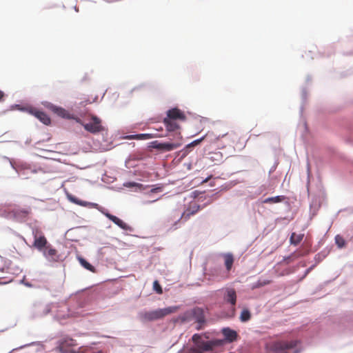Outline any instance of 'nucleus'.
Listing matches in <instances>:
<instances>
[{
  "label": "nucleus",
  "mask_w": 353,
  "mask_h": 353,
  "mask_svg": "<svg viewBox=\"0 0 353 353\" xmlns=\"http://www.w3.org/2000/svg\"><path fill=\"white\" fill-rule=\"evenodd\" d=\"M208 177H207V178H205V179L203 181V182H206V181H208Z\"/></svg>",
  "instance_id": "nucleus-47"
},
{
  "label": "nucleus",
  "mask_w": 353,
  "mask_h": 353,
  "mask_svg": "<svg viewBox=\"0 0 353 353\" xmlns=\"http://www.w3.org/2000/svg\"><path fill=\"white\" fill-rule=\"evenodd\" d=\"M172 321L174 323H185L194 321L196 323V329L201 330L208 323L206 310L201 307L194 306L173 318Z\"/></svg>",
  "instance_id": "nucleus-2"
},
{
  "label": "nucleus",
  "mask_w": 353,
  "mask_h": 353,
  "mask_svg": "<svg viewBox=\"0 0 353 353\" xmlns=\"http://www.w3.org/2000/svg\"><path fill=\"white\" fill-rule=\"evenodd\" d=\"M90 119V122L83 125L86 131L92 134H97L105 130V128L101 124V119L95 115H92Z\"/></svg>",
  "instance_id": "nucleus-5"
},
{
  "label": "nucleus",
  "mask_w": 353,
  "mask_h": 353,
  "mask_svg": "<svg viewBox=\"0 0 353 353\" xmlns=\"http://www.w3.org/2000/svg\"><path fill=\"white\" fill-rule=\"evenodd\" d=\"M307 96V91H306V88H302V90H301V101H302V103H301V105L300 106V112H301V114H302V112H303V105H304V103L306 101Z\"/></svg>",
  "instance_id": "nucleus-31"
},
{
  "label": "nucleus",
  "mask_w": 353,
  "mask_h": 353,
  "mask_svg": "<svg viewBox=\"0 0 353 353\" xmlns=\"http://www.w3.org/2000/svg\"><path fill=\"white\" fill-rule=\"evenodd\" d=\"M163 189V184L162 183H156V194L159 192H161Z\"/></svg>",
  "instance_id": "nucleus-36"
},
{
  "label": "nucleus",
  "mask_w": 353,
  "mask_h": 353,
  "mask_svg": "<svg viewBox=\"0 0 353 353\" xmlns=\"http://www.w3.org/2000/svg\"><path fill=\"white\" fill-rule=\"evenodd\" d=\"M180 308L179 305H171L164 308L156 309V320L163 318L170 314L174 313Z\"/></svg>",
  "instance_id": "nucleus-7"
},
{
  "label": "nucleus",
  "mask_w": 353,
  "mask_h": 353,
  "mask_svg": "<svg viewBox=\"0 0 353 353\" xmlns=\"http://www.w3.org/2000/svg\"><path fill=\"white\" fill-rule=\"evenodd\" d=\"M4 96H5V94H4L3 92L0 90V101L3 100Z\"/></svg>",
  "instance_id": "nucleus-42"
},
{
  "label": "nucleus",
  "mask_w": 353,
  "mask_h": 353,
  "mask_svg": "<svg viewBox=\"0 0 353 353\" xmlns=\"http://www.w3.org/2000/svg\"><path fill=\"white\" fill-rule=\"evenodd\" d=\"M302 266V267H305L306 266V263L305 262H303V261H300L296 266L293 267V270H292V272H295L296 270L299 267V266Z\"/></svg>",
  "instance_id": "nucleus-37"
},
{
  "label": "nucleus",
  "mask_w": 353,
  "mask_h": 353,
  "mask_svg": "<svg viewBox=\"0 0 353 353\" xmlns=\"http://www.w3.org/2000/svg\"><path fill=\"white\" fill-rule=\"evenodd\" d=\"M316 266V263H314L313 265H310L309 268H307L305 272H304V274L301 277L300 279V281L303 280L304 278H305L307 276V275L312 271L313 270L315 267Z\"/></svg>",
  "instance_id": "nucleus-33"
},
{
  "label": "nucleus",
  "mask_w": 353,
  "mask_h": 353,
  "mask_svg": "<svg viewBox=\"0 0 353 353\" xmlns=\"http://www.w3.org/2000/svg\"><path fill=\"white\" fill-rule=\"evenodd\" d=\"M335 243L338 248L342 249L346 246L347 241L340 234H336L334 237Z\"/></svg>",
  "instance_id": "nucleus-26"
},
{
  "label": "nucleus",
  "mask_w": 353,
  "mask_h": 353,
  "mask_svg": "<svg viewBox=\"0 0 353 353\" xmlns=\"http://www.w3.org/2000/svg\"><path fill=\"white\" fill-rule=\"evenodd\" d=\"M50 110L54 112L56 114H57L58 116L62 117V118H70L69 117V114L68 112L63 108H60V107H57V106H55V105H51L50 107Z\"/></svg>",
  "instance_id": "nucleus-20"
},
{
  "label": "nucleus",
  "mask_w": 353,
  "mask_h": 353,
  "mask_svg": "<svg viewBox=\"0 0 353 353\" xmlns=\"http://www.w3.org/2000/svg\"><path fill=\"white\" fill-rule=\"evenodd\" d=\"M106 216L112 221L114 223L117 225L119 227H120L122 229H126L127 225L125 223H124L121 219H119L116 216H114L112 214H110L109 213L106 214Z\"/></svg>",
  "instance_id": "nucleus-22"
},
{
  "label": "nucleus",
  "mask_w": 353,
  "mask_h": 353,
  "mask_svg": "<svg viewBox=\"0 0 353 353\" xmlns=\"http://www.w3.org/2000/svg\"><path fill=\"white\" fill-rule=\"evenodd\" d=\"M165 141L156 140V153L172 151L179 148L183 144L179 139H173L172 137H168Z\"/></svg>",
  "instance_id": "nucleus-4"
},
{
  "label": "nucleus",
  "mask_w": 353,
  "mask_h": 353,
  "mask_svg": "<svg viewBox=\"0 0 353 353\" xmlns=\"http://www.w3.org/2000/svg\"><path fill=\"white\" fill-rule=\"evenodd\" d=\"M220 191L219 192H216L214 194H212L210 196H207V199L208 198V201H210L212 200V201H213L214 198L215 197H217L219 196V193Z\"/></svg>",
  "instance_id": "nucleus-38"
},
{
  "label": "nucleus",
  "mask_w": 353,
  "mask_h": 353,
  "mask_svg": "<svg viewBox=\"0 0 353 353\" xmlns=\"http://www.w3.org/2000/svg\"><path fill=\"white\" fill-rule=\"evenodd\" d=\"M227 134H222V135H219L216 138V139H219L221 137H223L224 136H225Z\"/></svg>",
  "instance_id": "nucleus-43"
},
{
  "label": "nucleus",
  "mask_w": 353,
  "mask_h": 353,
  "mask_svg": "<svg viewBox=\"0 0 353 353\" xmlns=\"http://www.w3.org/2000/svg\"><path fill=\"white\" fill-rule=\"evenodd\" d=\"M160 199H161V197H156V199H155L156 202L158 201Z\"/></svg>",
  "instance_id": "nucleus-46"
},
{
  "label": "nucleus",
  "mask_w": 353,
  "mask_h": 353,
  "mask_svg": "<svg viewBox=\"0 0 353 353\" xmlns=\"http://www.w3.org/2000/svg\"><path fill=\"white\" fill-rule=\"evenodd\" d=\"M223 190H227V187L222 188L220 191H222Z\"/></svg>",
  "instance_id": "nucleus-48"
},
{
  "label": "nucleus",
  "mask_w": 353,
  "mask_h": 353,
  "mask_svg": "<svg viewBox=\"0 0 353 353\" xmlns=\"http://www.w3.org/2000/svg\"><path fill=\"white\" fill-rule=\"evenodd\" d=\"M263 203H283L287 208H290L289 199L285 195H277L265 199L261 201Z\"/></svg>",
  "instance_id": "nucleus-8"
},
{
  "label": "nucleus",
  "mask_w": 353,
  "mask_h": 353,
  "mask_svg": "<svg viewBox=\"0 0 353 353\" xmlns=\"http://www.w3.org/2000/svg\"><path fill=\"white\" fill-rule=\"evenodd\" d=\"M321 205V199L319 196H314L312 198V200L310 203V211L311 214V218L314 216L319 209Z\"/></svg>",
  "instance_id": "nucleus-13"
},
{
  "label": "nucleus",
  "mask_w": 353,
  "mask_h": 353,
  "mask_svg": "<svg viewBox=\"0 0 353 353\" xmlns=\"http://www.w3.org/2000/svg\"><path fill=\"white\" fill-rule=\"evenodd\" d=\"M47 244V240L43 235L37 237V234L34 235V246L38 250H41L46 248Z\"/></svg>",
  "instance_id": "nucleus-16"
},
{
  "label": "nucleus",
  "mask_w": 353,
  "mask_h": 353,
  "mask_svg": "<svg viewBox=\"0 0 353 353\" xmlns=\"http://www.w3.org/2000/svg\"><path fill=\"white\" fill-rule=\"evenodd\" d=\"M223 154L221 152H210L208 159L214 164H219L223 162Z\"/></svg>",
  "instance_id": "nucleus-18"
},
{
  "label": "nucleus",
  "mask_w": 353,
  "mask_h": 353,
  "mask_svg": "<svg viewBox=\"0 0 353 353\" xmlns=\"http://www.w3.org/2000/svg\"><path fill=\"white\" fill-rule=\"evenodd\" d=\"M80 264L86 270L92 272H96V270L93 265H92L90 263H89L85 259H84L82 257L78 258Z\"/></svg>",
  "instance_id": "nucleus-29"
},
{
  "label": "nucleus",
  "mask_w": 353,
  "mask_h": 353,
  "mask_svg": "<svg viewBox=\"0 0 353 353\" xmlns=\"http://www.w3.org/2000/svg\"><path fill=\"white\" fill-rule=\"evenodd\" d=\"M325 257H326V254L323 253V252L317 253L314 256V259L315 261V263H316V265H317L318 263L321 262Z\"/></svg>",
  "instance_id": "nucleus-32"
},
{
  "label": "nucleus",
  "mask_w": 353,
  "mask_h": 353,
  "mask_svg": "<svg viewBox=\"0 0 353 353\" xmlns=\"http://www.w3.org/2000/svg\"><path fill=\"white\" fill-rule=\"evenodd\" d=\"M163 119V123L165 128V134L166 137H172L173 139H179L182 141L183 137L181 135V127L179 124L178 121L169 120L167 118H162L161 117L156 116V137H163L164 134L162 133H159L161 131H163L162 126H158L157 124L159 122L160 119Z\"/></svg>",
  "instance_id": "nucleus-3"
},
{
  "label": "nucleus",
  "mask_w": 353,
  "mask_h": 353,
  "mask_svg": "<svg viewBox=\"0 0 353 353\" xmlns=\"http://www.w3.org/2000/svg\"><path fill=\"white\" fill-rule=\"evenodd\" d=\"M209 185H210V186H211V187L214 186V183H212V182H210Z\"/></svg>",
  "instance_id": "nucleus-45"
},
{
  "label": "nucleus",
  "mask_w": 353,
  "mask_h": 353,
  "mask_svg": "<svg viewBox=\"0 0 353 353\" xmlns=\"http://www.w3.org/2000/svg\"><path fill=\"white\" fill-rule=\"evenodd\" d=\"M221 333L223 339L217 338L208 332L195 333L189 341L192 343L187 345L177 353H217L226 344L238 340L237 332L230 327L221 328Z\"/></svg>",
  "instance_id": "nucleus-1"
},
{
  "label": "nucleus",
  "mask_w": 353,
  "mask_h": 353,
  "mask_svg": "<svg viewBox=\"0 0 353 353\" xmlns=\"http://www.w3.org/2000/svg\"><path fill=\"white\" fill-rule=\"evenodd\" d=\"M207 134L203 135L202 137H199V139H196L192 142L186 144L185 147L182 149L183 154L182 156H186L188 155L196 145H199L207 137Z\"/></svg>",
  "instance_id": "nucleus-11"
},
{
  "label": "nucleus",
  "mask_w": 353,
  "mask_h": 353,
  "mask_svg": "<svg viewBox=\"0 0 353 353\" xmlns=\"http://www.w3.org/2000/svg\"><path fill=\"white\" fill-rule=\"evenodd\" d=\"M205 191H200L198 190H195L190 193V197L192 199L199 198V200L201 201H203L204 200L207 199V196H201V194H204Z\"/></svg>",
  "instance_id": "nucleus-25"
},
{
  "label": "nucleus",
  "mask_w": 353,
  "mask_h": 353,
  "mask_svg": "<svg viewBox=\"0 0 353 353\" xmlns=\"http://www.w3.org/2000/svg\"><path fill=\"white\" fill-rule=\"evenodd\" d=\"M222 255L224 257V265L228 270H230L234 261V255L231 252L223 253Z\"/></svg>",
  "instance_id": "nucleus-17"
},
{
  "label": "nucleus",
  "mask_w": 353,
  "mask_h": 353,
  "mask_svg": "<svg viewBox=\"0 0 353 353\" xmlns=\"http://www.w3.org/2000/svg\"><path fill=\"white\" fill-rule=\"evenodd\" d=\"M211 203H212V200L208 201L206 203H205L203 205H199V204H196V203L192 204V203H190V206H188V208H191V211L193 213V214L194 215L195 214H196L200 210H203L205 207H206L208 205L210 204Z\"/></svg>",
  "instance_id": "nucleus-23"
},
{
  "label": "nucleus",
  "mask_w": 353,
  "mask_h": 353,
  "mask_svg": "<svg viewBox=\"0 0 353 353\" xmlns=\"http://www.w3.org/2000/svg\"><path fill=\"white\" fill-rule=\"evenodd\" d=\"M70 201H72L73 203H77V204H79V202L78 201V200H77L76 198H74V197H70Z\"/></svg>",
  "instance_id": "nucleus-41"
},
{
  "label": "nucleus",
  "mask_w": 353,
  "mask_h": 353,
  "mask_svg": "<svg viewBox=\"0 0 353 353\" xmlns=\"http://www.w3.org/2000/svg\"><path fill=\"white\" fill-rule=\"evenodd\" d=\"M310 250H295L293 252H292L288 256H286L283 258V261L286 263H290L296 259H298L301 257H303L305 255H307L309 253Z\"/></svg>",
  "instance_id": "nucleus-12"
},
{
  "label": "nucleus",
  "mask_w": 353,
  "mask_h": 353,
  "mask_svg": "<svg viewBox=\"0 0 353 353\" xmlns=\"http://www.w3.org/2000/svg\"><path fill=\"white\" fill-rule=\"evenodd\" d=\"M194 215L191 211V208H186L182 212L181 217L174 222V225L176 226L175 229L177 228L178 224L184 223L188 221L191 216Z\"/></svg>",
  "instance_id": "nucleus-15"
},
{
  "label": "nucleus",
  "mask_w": 353,
  "mask_h": 353,
  "mask_svg": "<svg viewBox=\"0 0 353 353\" xmlns=\"http://www.w3.org/2000/svg\"><path fill=\"white\" fill-rule=\"evenodd\" d=\"M44 255L49 259L56 260L57 258V252L55 249L50 246L46 247L44 251Z\"/></svg>",
  "instance_id": "nucleus-21"
},
{
  "label": "nucleus",
  "mask_w": 353,
  "mask_h": 353,
  "mask_svg": "<svg viewBox=\"0 0 353 353\" xmlns=\"http://www.w3.org/2000/svg\"><path fill=\"white\" fill-rule=\"evenodd\" d=\"M301 341H300V343L294 348L289 349L290 350H294L293 353H300L301 352V349L298 347L299 345H301Z\"/></svg>",
  "instance_id": "nucleus-39"
},
{
  "label": "nucleus",
  "mask_w": 353,
  "mask_h": 353,
  "mask_svg": "<svg viewBox=\"0 0 353 353\" xmlns=\"http://www.w3.org/2000/svg\"><path fill=\"white\" fill-rule=\"evenodd\" d=\"M29 112L37 118L40 121H41L45 125H49L50 123V119L47 114L45 112L37 110V108H31L29 110Z\"/></svg>",
  "instance_id": "nucleus-9"
},
{
  "label": "nucleus",
  "mask_w": 353,
  "mask_h": 353,
  "mask_svg": "<svg viewBox=\"0 0 353 353\" xmlns=\"http://www.w3.org/2000/svg\"><path fill=\"white\" fill-rule=\"evenodd\" d=\"M73 119H74L76 121L77 123L81 124V125L83 126V125H85V123H83V122L82 121V120L78 117H72Z\"/></svg>",
  "instance_id": "nucleus-40"
},
{
  "label": "nucleus",
  "mask_w": 353,
  "mask_h": 353,
  "mask_svg": "<svg viewBox=\"0 0 353 353\" xmlns=\"http://www.w3.org/2000/svg\"><path fill=\"white\" fill-rule=\"evenodd\" d=\"M251 318L252 313L250 310L247 307L243 308L239 315L240 321L241 323H247L251 319Z\"/></svg>",
  "instance_id": "nucleus-19"
},
{
  "label": "nucleus",
  "mask_w": 353,
  "mask_h": 353,
  "mask_svg": "<svg viewBox=\"0 0 353 353\" xmlns=\"http://www.w3.org/2000/svg\"><path fill=\"white\" fill-rule=\"evenodd\" d=\"M163 293V288L159 281L156 279V294H161Z\"/></svg>",
  "instance_id": "nucleus-34"
},
{
  "label": "nucleus",
  "mask_w": 353,
  "mask_h": 353,
  "mask_svg": "<svg viewBox=\"0 0 353 353\" xmlns=\"http://www.w3.org/2000/svg\"><path fill=\"white\" fill-rule=\"evenodd\" d=\"M139 317L143 322L152 321L154 319V312H141Z\"/></svg>",
  "instance_id": "nucleus-28"
},
{
  "label": "nucleus",
  "mask_w": 353,
  "mask_h": 353,
  "mask_svg": "<svg viewBox=\"0 0 353 353\" xmlns=\"http://www.w3.org/2000/svg\"><path fill=\"white\" fill-rule=\"evenodd\" d=\"M278 164H279L278 161H275L274 165L271 167V168L269 170V172H268L269 176L271 175V174L272 172H274L276 170V168L278 166Z\"/></svg>",
  "instance_id": "nucleus-35"
},
{
  "label": "nucleus",
  "mask_w": 353,
  "mask_h": 353,
  "mask_svg": "<svg viewBox=\"0 0 353 353\" xmlns=\"http://www.w3.org/2000/svg\"><path fill=\"white\" fill-rule=\"evenodd\" d=\"M224 301L230 305H236V293L234 288H226L223 293Z\"/></svg>",
  "instance_id": "nucleus-10"
},
{
  "label": "nucleus",
  "mask_w": 353,
  "mask_h": 353,
  "mask_svg": "<svg viewBox=\"0 0 353 353\" xmlns=\"http://www.w3.org/2000/svg\"><path fill=\"white\" fill-rule=\"evenodd\" d=\"M165 114L166 116L165 118L169 119V120L176 121H185L187 119V117L185 112L178 107H173L168 109L165 112Z\"/></svg>",
  "instance_id": "nucleus-6"
},
{
  "label": "nucleus",
  "mask_w": 353,
  "mask_h": 353,
  "mask_svg": "<svg viewBox=\"0 0 353 353\" xmlns=\"http://www.w3.org/2000/svg\"><path fill=\"white\" fill-rule=\"evenodd\" d=\"M12 213L14 215V217L17 221H22L27 218L28 215L31 213V208H17L12 210Z\"/></svg>",
  "instance_id": "nucleus-14"
},
{
  "label": "nucleus",
  "mask_w": 353,
  "mask_h": 353,
  "mask_svg": "<svg viewBox=\"0 0 353 353\" xmlns=\"http://www.w3.org/2000/svg\"><path fill=\"white\" fill-rule=\"evenodd\" d=\"M151 137H152L149 134H138L128 136L126 138L128 139H147Z\"/></svg>",
  "instance_id": "nucleus-30"
},
{
  "label": "nucleus",
  "mask_w": 353,
  "mask_h": 353,
  "mask_svg": "<svg viewBox=\"0 0 353 353\" xmlns=\"http://www.w3.org/2000/svg\"><path fill=\"white\" fill-rule=\"evenodd\" d=\"M154 285H155V283L154 282L153 283V288H154Z\"/></svg>",
  "instance_id": "nucleus-49"
},
{
  "label": "nucleus",
  "mask_w": 353,
  "mask_h": 353,
  "mask_svg": "<svg viewBox=\"0 0 353 353\" xmlns=\"http://www.w3.org/2000/svg\"><path fill=\"white\" fill-rule=\"evenodd\" d=\"M303 234H296L295 232H292L290 238V244L295 246L298 245L303 240Z\"/></svg>",
  "instance_id": "nucleus-24"
},
{
  "label": "nucleus",
  "mask_w": 353,
  "mask_h": 353,
  "mask_svg": "<svg viewBox=\"0 0 353 353\" xmlns=\"http://www.w3.org/2000/svg\"><path fill=\"white\" fill-rule=\"evenodd\" d=\"M223 314L226 318H233L236 315L235 305H230L228 309L223 312Z\"/></svg>",
  "instance_id": "nucleus-27"
},
{
  "label": "nucleus",
  "mask_w": 353,
  "mask_h": 353,
  "mask_svg": "<svg viewBox=\"0 0 353 353\" xmlns=\"http://www.w3.org/2000/svg\"><path fill=\"white\" fill-rule=\"evenodd\" d=\"M311 80V77L310 75H307V79H306V81H310Z\"/></svg>",
  "instance_id": "nucleus-44"
}]
</instances>
